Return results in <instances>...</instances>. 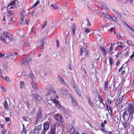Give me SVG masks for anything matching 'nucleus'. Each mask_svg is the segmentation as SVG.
I'll list each match as a JSON object with an SVG mask.
<instances>
[{"label": "nucleus", "instance_id": "obj_46", "mask_svg": "<svg viewBox=\"0 0 134 134\" xmlns=\"http://www.w3.org/2000/svg\"><path fill=\"white\" fill-rule=\"evenodd\" d=\"M97 105L99 106L100 107L102 108L104 105V104L103 103H100V104H97Z\"/></svg>", "mask_w": 134, "mask_h": 134}, {"label": "nucleus", "instance_id": "obj_8", "mask_svg": "<svg viewBox=\"0 0 134 134\" xmlns=\"http://www.w3.org/2000/svg\"><path fill=\"white\" fill-rule=\"evenodd\" d=\"M18 56V54L17 53H15L14 54H13L11 53L8 54L7 56L8 58H11L13 60L15 59Z\"/></svg>", "mask_w": 134, "mask_h": 134}, {"label": "nucleus", "instance_id": "obj_12", "mask_svg": "<svg viewBox=\"0 0 134 134\" xmlns=\"http://www.w3.org/2000/svg\"><path fill=\"white\" fill-rule=\"evenodd\" d=\"M49 122H47L44 124V125L43 131L44 132L46 131L49 128Z\"/></svg>", "mask_w": 134, "mask_h": 134}, {"label": "nucleus", "instance_id": "obj_31", "mask_svg": "<svg viewBox=\"0 0 134 134\" xmlns=\"http://www.w3.org/2000/svg\"><path fill=\"white\" fill-rule=\"evenodd\" d=\"M20 88L23 89L24 88V83L23 81H21L20 83Z\"/></svg>", "mask_w": 134, "mask_h": 134}, {"label": "nucleus", "instance_id": "obj_29", "mask_svg": "<svg viewBox=\"0 0 134 134\" xmlns=\"http://www.w3.org/2000/svg\"><path fill=\"white\" fill-rule=\"evenodd\" d=\"M85 31L86 33H88L90 32L91 31V29H88V28L85 27Z\"/></svg>", "mask_w": 134, "mask_h": 134}, {"label": "nucleus", "instance_id": "obj_35", "mask_svg": "<svg viewBox=\"0 0 134 134\" xmlns=\"http://www.w3.org/2000/svg\"><path fill=\"white\" fill-rule=\"evenodd\" d=\"M110 18H109L108 19H110L112 20H113L114 21H117V19L115 17H111V16L110 15Z\"/></svg>", "mask_w": 134, "mask_h": 134}, {"label": "nucleus", "instance_id": "obj_22", "mask_svg": "<svg viewBox=\"0 0 134 134\" xmlns=\"http://www.w3.org/2000/svg\"><path fill=\"white\" fill-rule=\"evenodd\" d=\"M76 27L75 25H73L72 27V33L74 35L75 33Z\"/></svg>", "mask_w": 134, "mask_h": 134}, {"label": "nucleus", "instance_id": "obj_33", "mask_svg": "<svg viewBox=\"0 0 134 134\" xmlns=\"http://www.w3.org/2000/svg\"><path fill=\"white\" fill-rule=\"evenodd\" d=\"M8 104H7V102H6V100H5L4 103V107L6 109H8Z\"/></svg>", "mask_w": 134, "mask_h": 134}, {"label": "nucleus", "instance_id": "obj_11", "mask_svg": "<svg viewBox=\"0 0 134 134\" xmlns=\"http://www.w3.org/2000/svg\"><path fill=\"white\" fill-rule=\"evenodd\" d=\"M71 102L73 105L75 107L77 105V101L74 97L72 96L71 97Z\"/></svg>", "mask_w": 134, "mask_h": 134}, {"label": "nucleus", "instance_id": "obj_23", "mask_svg": "<svg viewBox=\"0 0 134 134\" xmlns=\"http://www.w3.org/2000/svg\"><path fill=\"white\" fill-rule=\"evenodd\" d=\"M77 89H75V90L79 96V97H80L81 96V94L80 91L79 89H77Z\"/></svg>", "mask_w": 134, "mask_h": 134}, {"label": "nucleus", "instance_id": "obj_42", "mask_svg": "<svg viewBox=\"0 0 134 134\" xmlns=\"http://www.w3.org/2000/svg\"><path fill=\"white\" fill-rule=\"evenodd\" d=\"M23 118L24 120L25 121H30V119L28 118L25 117V116H24L23 117Z\"/></svg>", "mask_w": 134, "mask_h": 134}, {"label": "nucleus", "instance_id": "obj_27", "mask_svg": "<svg viewBox=\"0 0 134 134\" xmlns=\"http://www.w3.org/2000/svg\"><path fill=\"white\" fill-rule=\"evenodd\" d=\"M40 75L42 77H44L46 76V72L43 71L41 72L40 73Z\"/></svg>", "mask_w": 134, "mask_h": 134}, {"label": "nucleus", "instance_id": "obj_50", "mask_svg": "<svg viewBox=\"0 0 134 134\" xmlns=\"http://www.w3.org/2000/svg\"><path fill=\"white\" fill-rule=\"evenodd\" d=\"M84 3H83L86 5H88V4L89 2L88 0H85L84 2Z\"/></svg>", "mask_w": 134, "mask_h": 134}, {"label": "nucleus", "instance_id": "obj_37", "mask_svg": "<svg viewBox=\"0 0 134 134\" xmlns=\"http://www.w3.org/2000/svg\"><path fill=\"white\" fill-rule=\"evenodd\" d=\"M40 1L39 0H38L35 3V4L33 5L32 8H34L36 6L40 3Z\"/></svg>", "mask_w": 134, "mask_h": 134}, {"label": "nucleus", "instance_id": "obj_24", "mask_svg": "<svg viewBox=\"0 0 134 134\" xmlns=\"http://www.w3.org/2000/svg\"><path fill=\"white\" fill-rule=\"evenodd\" d=\"M23 46H24L26 47L27 48H30V46L29 43L28 42L24 43L23 44Z\"/></svg>", "mask_w": 134, "mask_h": 134}, {"label": "nucleus", "instance_id": "obj_1", "mask_svg": "<svg viewBox=\"0 0 134 134\" xmlns=\"http://www.w3.org/2000/svg\"><path fill=\"white\" fill-rule=\"evenodd\" d=\"M133 109L132 106H130L125 109V111L123 115L124 120L125 122L128 121L130 118L133 116Z\"/></svg>", "mask_w": 134, "mask_h": 134}, {"label": "nucleus", "instance_id": "obj_49", "mask_svg": "<svg viewBox=\"0 0 134 134\" xmlns=\"http://www.w3.org/2000/svg\"><path fill=\"white\" fill-rule=\"evenodd\" d=\"M39 132V131H38V130H37L35 129L34 130V131L35 134H38Z\"/></svg>", "mask_w": 134, "mask_h": 134}, {"label": "nucleus", "instance_id": "obj_16", "mask_svg": "<svg viewBox=\"0 0 134 134\" xmlns=\"http://www.w3.org/2000/svg\"><path fill=\"white\" fill-rule=\"evenodd\" d=\"M70 85L74 89H77V88H78L77 85L76 84L75 82L74 81L71 82Z\"/></svg>", "mask_w": 134, "mask_h": 134}, {"label": "nucleus", "instance_id": "obj_60", "mask_svg": "<svg viewBox=\"0 0 134 134\" xmlns=\"http://www.w3.org/2000/svg\"><path fill=\"white\" fill-rule=\"evenodd\" d=\"M103 52L104 54L105 55L107 54V51L105 49H104V50Z\"/></svg>", "mask_w": 134, "mask_h": 134}, {"label": "nucleus", "instance_id": "obj_4", "mask_svg": "<svg viewBox=\"0 0 134 134\" xmlns=\"http://www.w3.org/2000/svg\"><path fill=\"white\" fill-rule=\"evenodd\" d=\"M30 59L29 58H25L22 59L20 60L21 65L23 66H28L29 64Z\"/></svg>", "mask_w": 134, "mask_h": 134}, {"label": "nucleus", "instance_id": "obj_38", "mask_svg": "<svg viewBox=\"0 0 134 134\" xmlns=\"http://www.w3.org/2000/svg\"><path fill=\"white\" fill-rule=\"evenodd\" d=\"M122 93H124V92H122L121 91V88L118 91V95H120L121 94H122Z\"/></svg>", "mask_w": 134, "mask_h": 134}, {"label": "nucleus", "instance_id": "obj_6", "mask_svg": "<svg viewBox=\"0 0 134 134\" xmlns=\"http://www.w3.org/2000/svg\"><path fill=\"white\" fill-rule=\"evenodd\" d=\"M85 48H81V52L80 53V55L82 56L84 55V57H86L88 56V55L89 52V51L87 50H86V48H85Z\"/></svg>", "mask_w": 134, "mask_h": 134}, {"label": "nucleus", "instance_id": "obj_43", "mask_svg": "<svg viewBox=\"0 0 134 134\" xmlns=\"http://www.w3.org/2000/svg\"><path fill=\"white\" fill-rule=\"evenodd\" d=\"M119 121L118 116L117 115L115 117V121L116 122H118Z\"/></svg>", "mask_w": 134, "mask_h": 134}, {"label": "nucleus", "instance_id": "obj_61", "mask_svg": "<svg viewBox=\"0 0 134 134\" xmlns=\"http://www.w3.org/2000/svg\"><path fill=\"white\" fill-rule=\"evenodd\" d=\"M1 40L3 42H4V43H5L6 42V40L5 38H1Z\"/></svg>", "mask_w": 134, "mask_h": 134}, {"label": "nucleus", "instance_id": "obj_52", "mask_svg": "<svg viewBox=\"0 0 134 134\" xmlns=\"http://www.w3.org/2000/svg\"><path fill=\"white\" fill-rule=\"evenodd\" d=\"M56 46L57 47H59V42L58 40H56Z\"/></svg>", "mask_w": 134, "mask_h": 134}, {"label": "nucleus", "instance_id": "obj_53", "mask_svg": "<svg viewBox=\"0 0 134 134\" xmlns=\"http://www.w3.org/2000/svg\"><path fill=\"white\" fill-rule=\"evenodd\" d=\"M127 44L129 45H131V44H132V42L130 40H127Z\"/></svg>", "mask_w": 134, "mask_h": 134}, {"label": "nucleus", "instance_id": "obj_7", "mask_svg": "<svg viewBox=\"0 0 134 134\" xmlns=\"http://www.w3.org/2000/svg\"><path fill=\"white\" fill-rule=\"evenodd\" d=\"M20 23L21 24H28V21H26L24 19V13H20Z\"/></svg>", "mask_w": 134, "mask_h": 134}, {"label": "nucleus", "instance_id": "obj_64", "mask_svg": "<svg viewBox=\"0 0 134 134\" xmlns=\"http://www.w3.org/2000/svg\"><path fill=\"white\" fill-rule=\"evenodd\" d=\"M102 9L103 10H107L108 9V8H106V7H105L104 6H103V7L102 8Z\"/></svg>", "mask_w": 134, "mask_h": 134}, {"label": "nucleus", "instance_id": "obj_45", "mask_svg": "<svg viewBox=\"0 0 134 134\" xmlns=\"http://www.w3.org/2000/svg\"><path fill=\"white\" fill-rule=\"evenodd\" d=\"M121 101L119 99H117L116 100V105H118L121 102Z\"/></svg>", "mask_w": 134, "mask_h": 134}, {"label": "nucleus", "instance_id": "obj_39", "mask_svg": "<svg viewBox=\"0 0 134 134\" xmlns=\"http://www.w3.org/2000/svg\"><path fill=\"white\" fill-rule=\"evenodd\" d=\"M125 123H123V125L125 127H127V125H129V123L127 122L126 121L125 122Z\"/></svg>", "mask_w": 134, "mask_h": 134}, {"label": "nucleus", "instance_id": "obj_21", "mask_svg": "<svg viewBox=\"0 0 134 134\" xmlns=\"http://www.w3.org/2000/svg\"><path fill=\"white\" fill-rule=\"evenodd\" d=\"M40 124L39 123H38V124H36V125H38L36 127H35V129H36L37 130H38V131H40L41 129L42 126H41V124Z\"/></svg>", "mask_w": 134, "mask_h": 134}, {"label": "nucleus", "instance_id": "obj_14", "mask_svg": "<svg viewBox=\"0 0 134 134\" xmlns=\"http://www.w3.org/2000/svg\"><path fill=\"white\" fill-rule=\"evenodd\" d=\"M68 132H70L72 130H76L74 128V127L71 124H70L68 125ZM74 130H73L74 131Z\"/></svg>", "mask_w": 134, "mask_h": 134}, {"label": "nucleus", "instance_id": "obj_55", "mask_svg": "<svg viewBox=\"0 0 134 134\" xmlns=\"http://www.w3.org/2000/svg\"><path fill=\"white\" fill-rule=\"evenodd\" d=\"M47 25V22L46 21H45L44 22L43 25V26L42 28V29H43V28L44 27L46 26Z\"/></svg>", "mask_w": 134, "mask_h": 134}, {"label": "nucleus", "instance_id": "obj_19", "mask_svg": "<svg viewBox=\"0 0 134 134\" xmlns=\"http://www.w3.org/2000/svg\"><path fill=\"white\" fill-rule=\"evenodd\" d=\"M109 64L111 66V69L112 68V65L113 64V58H111V57H109Z\"/></svg>", "mask_w": 134, "mask_h": 134}, {"label": "nucleus", "instance_id": "obj_20", "mask_svg": "<svg viewBox=\"0 0 134 134\" xmlns=\"http://www.w3.org/2000/svg\"><path fill=\"white\" fill-rule=\"evenodd\" d=\"M55 126H53L52 127L51 130L50 134H54L55 133Z\"/></svg>", "mask_w": 134, "mask_h": 134}, {"label": "nucleus", "instance_id": "obj_25", "mask_svg": "<svg viewBox=\"0 0 134 134\" xmlns=\"http://www.w3.org/2000/svg\"><path fill=\"white\" fill-rule=\"evenodd\" d=\"M105 87L104 88V90L105 91H106L107 89L108 86V82H105Z\"/></svg>", "mask_w": 134, "mask_h": 134}, {"label": "nucleus", "instance_id": "obj_36", "mask_svg": "<svg viewBox=\"0 0 134 134\" xmlns=\"http://www.w3.org/2000/svg\"><path fill=\"white\" fill-rule=\"evenodd\" d=\"M114 12L118 16H119L120 17H121L122 16V15L119 12L116 10H115Z\"/></svg>", "mask_w": 134, "mask_h": 134}, {"label": "nucleus", "instance_id": "obj_13", "mask_svg": "<svg viewBox=\"0 0 134 134\" xmlns=\"http://www.w3.org/2000/svg\"><path fill=\"white\" fill-rule=\"evenodd\" d=\"M114 100V99L111 96H108L107 98V101L109 104H111L112 102Z\"/></svg>", "mask_w": 134, "mask_h": 134}, {"label": "nucleus", "instance_id": "obj_2", "mask_svg": "<svg viewBox=\"0 0 134 134\" xmlns=\"http://www.w3.org/2000/svg\"><path fill=\"white\" fill-rule=\"evenodd\" d=\"M29 76L32 79V82H31V85L32 88L35 90L37 89V85L35 82L34 81V76L33 74L32 73V71H30L29 74Z\"/></svg>", "mask_w": 134, "mask_h": 134}, {"label": "nucleus", "instance_id": "obj_18", "mask_svg": "<svg viewBox=\"0 0 134 134\" xmlns=\"http://www.w3.org/2000/svg\"><path fill=\"white\" fill-rule=\"evenodd\" d=\"M100 14L104 17H105L106 18H110L109 17H110V15L107 13H103V12H101Z\"/></svg>", "mask_w": 134, "mask_h": 134}, {"label": "nucleus", "instance_id": "obj_9", "mask_svg": "<svg viewBox=\"0 0 134 134\" xmlns=\"http://www.w3.org/2000/svg\"><path fill=\"white\" fill-rule=\"evenodd\" d=\"M54 118L55 120L59 122L63 123V117L61 115H59L58 114H56L54 116Z\"/></svg>", "mask_w": 134, "mask_h": 134}, {"label": "nucleus", "instance_id": "obj_48", "mask_svg": "<svg viewBox=\"0 0 134 134\" xmlns=\"http://www.w3.org/2000/svg\"><path fill=\"white\" fill-rule=\"evenodd\" d=\"M86 21L87 22V25L90 26H91V24L90 22L89 21V20L88 19H86Z\"/></svg>", "mask_w": 134, "mask_h": 134}, {"label": "nucleus", "instance_id": "obj_44", "mask_svg": "<svg viewBox=\"0 0 134 134\" xmlns=\"http://www.w3.org/2000/svg\"><path fill=\"white\" fill-rule=\"evenodd\" d=\"M4 79L6 81L8 82H10V79L7 76H5V77Z\"/></svg>", "mask_w": 134, "mask_h": 134}, {"label": "nucleus", "instance_id": "obj_58", "mask_svg": "<svg viewBox=\"0 0 134 134\" xmlns=\"http://www.w3.org/2000/svg\"><path fill=\"white\" fill-rule=\"evenodd\" d=\"M110 31L111 32H112L113 31H114V34H115V32L113 28H111L110 29Z\"/></svg>", "mask_w": 134, "mask_h": 134}, {"label": "nucleus", "instance_id": "obj_28", "mask_svg": "<svg viewBox=\"0 0 134 134\" xmlns=\"http://www.w3.org/2000/svg\"><path fill=\"white\" fill-rule=\"evenodd\" d=\"M3 35L5 38L7 37L9 35V34L7 32H4L3 34Z\"/></svg>", "mask_w": 134, "mask_h": 134}, {"label": "nucleus", "instance_id": "obj_56", "mask_svg": "<svg viewBox=\"0 0 134 134\" xmlns=\"http://www.w3.org/2000/svg\"><path fill=\"white\" fill-rule=\"evenodd\" d=\"M6 129H4L2 130V132L3 134H5L6 131H7Z\"/></svg>", "mask_w": 134, "mask_h": 134}, {"label": "nucleus", "instance_id": "obj_3", "mask_svg": "<svg viewBox=\"0 0 134 134\" xmlns=\"http://www.w3.org/2000/svg\"><path fill=\"white\" fill-rule=\"evenodd\" d=\"M42 109L40 107H38V112H37V114L36 115V116L37 118L36 121V124H38V123L39 122V121L40 120L42 119Z\"/></svg>", "mask_w": 134, "mask_h": 134}, {"label": "nucleus", "instance_id": "obj_40", "mask_svg": "<svg viewBox=\"0 0 134 134\" xmlns=\"http://www.w3.org/2000/svg\"><path fill=\"white\" fill-rule=\"evenodd\" d=\"M4 70H7L8 69V65L7 64H5L3 65Z\"/></svg>", "mask_w": 134, "mask_h": 134}, {"label": "nucleus", "instance_id": "obj_62", "mask_svg": "<svg viewBox=\"0 0 134 134\" xmlns=\"http://www.w3.org/2000/svg\"><path fill=\"white\" fill-rule=\"evenodd\" d=\"M4 56V54H2L1 53H0V57L2 58Z\"/></svg>", "mask_w": 134, "mask_h": 134}, {"label": "nucleus", "instance_id": "obj_32", "mask_svg": "<svg viewBox=\"0 0 134 134\" xmlns=\"http://www.w3.org/2000/svg\"><path fill=\"white\" fill-rule=\"evenodd\" d=\"M36 111V109L35 108H34L33 109L32 111L30 112V114L31 115H34Z\"/></svg>", "mask_w": 134, "mask_h": 134}, {"label": "nucleus", "instance_id": "obj_51", "mask_svg": "<svg viewBox=\"0 0 134 134\" xmlns=\"http://www.w3.org/2000/svg\"><path fill=\"white\" fill-rule=\"evenodd\" d=\"M54 102L56 104H58L59 103V101L56 100V99H54Z\"/></svg>", "mask_w": 134, "mask_h": 134}, {"label": "nucleus", "instance_id": "obj_17", "mask_svg": "<svg viewBox=\"0 0 134 134\" xmlns=\"http://www.w3.org/2000/svg\"><path fill=\"white\" fill-rule=\"evenodd\" d=\"M58 79L60 82L63 84H64L65 85H66V83L64 82V79L60 77L58 75Z\"/></svg>", "mask_w": 134, "mask_h": 134}, {"label": "nucleus", "instance_id": "obj_5", "mask_svg": "<svg viewBox=\"0 0 134 134\" xmlns=\"http://www.w3.org/2000/svg\"><path fill=\"white\" fill-rule=\"evenodd\" d=\"M46 89L48 90L47 93L46 94L47 96L48 95L49 93H51L54 94H56L55 91L51 85L48 86L46 88Z\"/></svg>", "mask_w": 134, "mask_h": 134}, {"label": "nucleus", "instance_id": "obj_54", "mask_svg": "<svg viewBox=\"0 0 134 134\" xmlns=\"http://www.w3.org/2000/svg\"><path fill=\"white\" fill-rule=\"evenodd\" d=\"M5 120L6 122H9L10 121V120L9 117H7L5 119Z\"/></svg>", "mask_w": 134, "mask_h": 134}, {"label": "nucleus", "instance_id": "obj_26", "mask_svg": "<svg viewBox=\"0 0 134 134\" xmlns=\"http://www.w3.org/2000/svg\"><path fill=\"white\" fill-rule=\"evenodd\" d=\"M45 42V40L44 38H43L42 39V41H41V49H42L44 48V43Z\"/></svg>", "mask_w": 134, "mask_h": 134}, {"label": "nucleus", "instance_id": "obj_59", "mask_svg": "<svg viewBox=\"0 0 134 134\" xmlns=\"http://www.w3.org/2000/svg\"><path fill=\"white\" fill-rule=\"evenodd\" d=\"M120 64V62L119 59H118L116 63V65L118 66L119 65V64Z\"/></svg>", "mask_w": 134, "mask_h": 134}, {"label": "nucleus", "instance_id": "obj_41", "mask_svg": "<svg viewBox=\"0 0 134 134\" xmlns=\"http://www.w3.org/2000/svg\"><path fill=\"white\" fill-rule=\"evenodd\" d=\"M52 26L53 27L55 28L57 26V23L56 22H53L52 23Z\"/></svg>", "mask_w": 134, "mask_h": 134}, {"label": "nucleus", "instance_id": "obj_63", "mask_svg": "<svg viewBox=\"0 0 134 134\" xmlns=\"http://www.w3.org/2000/svg\"><path fill=\"white\" fill-rule=\"evenodd\" d=\"M121 54V53H119L118 52L117 53V54H116V58H117L118 57V56L119 55H120Z\"/></svg>", "mask_w": 134, "mask_h": 134}, {"label": "nucleus", "instance_id": "obj_30", "mask_svg": "<svg viewBox=\"0 0 134 134\" xmlns=\"http://www.w3.org/2000/svg\"><path fill=\"white\" fill-rule=\"evenodd\" d=\"M23 129L22 131V134H25L26 133V130L25 127H24V124H23Z\"/></svg>", "mask_w": 134, "mask_h": 134}, {"label": "nucleus", "instance_id": "obj_57", "mask_svg": "<svg viewBox=\"0 0 134 134\" xmlns=\"http://www.w3.org/2000/svg\"><path fill=\"white\" fill-rule=\"evenodd\" d=\"M100 49L101 50L102 52L104 50V49H105L102 46H101L100 47Z\"/></svg>", "mask_w": 134, "mask_h": 134}, {"label": "nucleus", "instance_id": "obj_34", "mask_svg": "<svg viewBox=\"0 0 134 134\" xmlns=\"http://www.w3.org/2000/svg\"><path fill=\"white\" fill-rule=\"evenodd\" d=\"M87 100L89 104H90L91 106H93V104L91 102V100L89 97L87 98Z\"/></svg>", "mask_w": 134, "mask_h": 134}, {"label": "nucleus", "instance_id": "obj_10", "mask_svg": "<svg viewBox=\"0 0 134 134\" xmlns=\"http://www.w3.org/2000/svg\"><path fill=\"white\" fill-rule=\"evenodd\" d=\"M32 95L37 102H39L42 99V98L40 95L37 93H36L35 94L32 93Z\"/></svg>", "mask_w": 134, "mask_h": 134}, {"label": "nucleus", "instance_id": "obj_47", "mask_svg": "<svg viewBox=\"0 0 134 134\" xmlns=\"http://www.w3.org/2000/svg\"><path fill=\"white\" fill-rule=\"evenodd\" d=\"M7 37L8 38L9 40H12L13 38L12 36V35H9Z\"/></svg>", "mask_w": 134, "mask_h": 134}, {"label": "nucleus", "instance_id": "obj_15", "mask_svg": "<svg viewBox=\"0 0 134 134\" xmlns=\"http://www.w3.org/2000/svg\"><path fill=\"white\" fill-rule=\"evenodd\" d=\"M8 12L9 14V15L10 17V19L9 20V22H11L12 21V17L13 15V14L12 12V11L10 10V9H9L8 10Z\"/></svg>", "mask_w": 134, "mask_h": 134}]
</instances>
